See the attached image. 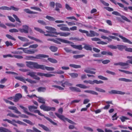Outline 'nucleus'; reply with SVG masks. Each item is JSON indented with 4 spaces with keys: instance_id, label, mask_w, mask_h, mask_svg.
I'll use <instances>...</instances> for the list:
<instances>
[{
    "instance_id": "nucleus-1",
    "label": "nucleus",
    "mask_w": 132,
    "mask_h": 132,
    "mask_svg": "<svg viewBox=\"0 0 132 132\" xmlns=\"http://www.w3.org/2000/svg\"><path fill=\"white\" fill-rule=\"evenodd\" d=\"M26 63L27 66L31 69H43V66L39 65L37 62L27 61Z\"/></svg>"
},
{
    "instance_id": "nucleus-2",
    "label": "nucleus",
    "mask_w": 132,
    "mask_h": 132,
    "mask_svg": "<svg viewBox=\"0 0 132 132\" xmlns=\"http://www.w3.org/2000/svg\"><path fill=\"white\" fill-rule=\"evenodd\" d=\"M55 114L61 120L63 121L64 122H65L66 121H67L69 123L74 125L76 124L75 123L72 121L71 120L65 117L63 115H62L59 114L57 113H55Z\"/></svg>"
},
{
    "instance_id": "nucleus-3",
    "label": "nucleus",
    "mask_w": 132,
    "mask_h": 132,
    "mask_svg": "<svg viewBox=\"0 0 132 132\" xmlns=\"http://www.w3.org/2000/svg\"><path fill=\"white\" fill-rule=\"evenodd\" d=\"M127 58L129 59H131V60L127 61L126 63L119 62L118 63H115L114 65H119L121 66H124L129 65V64L130 63L132 64V56H128Z\"/></svg>"
},
{
    "instance_id": "nucleus-4",
    "label": "nucleus",
    "mask_w": 132,
    "mask_h": 132,
    "mask_svg": "<svg viewBox=\"0 0 132 132\" xmlns=\"http://www.w3.org/2000/svg\"><path fill=\"white\" fill-rule=\"evenodd\" d=\"M34 112L35 113H38V114L41 116H44V117L47 120L49 121L50 122L52 123L53 125H57L56 123L53 121L51 119L49 118L44 116V115L41 113L40 111L38 110H36L34 111Z\"/></svg>"
},
{
    "instance_id": "nucleus-5",
    "label": "nucleus",
    "mask_w": 132,
    "mask_h": 132,
    "mask_svg": "<svg viewBox=\"0 0 132 132\" xmlns=\"http://www.w3.org/2000/svg\"><path fill=\"white\" fill-rule=\"evenodd\" d=\"M60 42L66 44L73 43L72 42L68 40L60 38H58L56 40L54 39V42L57 44H60L61 43Z\"/></svg>"
},
{
    "instance_id": "nucleus-6",
    "label": "nucleus",
    "mask_w": 132,
    "mask_h": 132,
    "mask_svg": "<svg viewBox=\"0 0 132 132\" xmlns=\"http://www.w3.org/2000/svg\"><path fill=\"white\" fill-rule=\"evenodd\" d=\"M57 83L58 84H61V86L63 87H65V86H71L72 85V84L69 83V81L67 80H63L61 81H59Z\"/></svg>"
},
{
    "instance_id": "nucleus-7",
    "label": "nucleus",
    "mask_w": 132,
    "mask_h": 132,
    "mask_svg": "<svg viewBox=\"0 0 132 132\" xmlns=\"http://www.w3.org/2000/svg\"><path fill=\"white\" fill-rule=\"evenodd\" d=\"M23 28H19V31L21 33L24 32L26 34L28 33L29 30L30 29L31 31V30L30 28L28 26L26 25H23L22 26Z\"/></svg>"
},
{
    "instance_id": "nucleus-8",
    "label": "nucleus",
    "mask_w": 132,
    "mask_h": 132,
    "mask_svg": "<svg viewBox=\"0 0 132 132\" xmlns=\"http://www.w3.org/2000/svg\"><path fill=\"white\" fill-rule=\"evenodd\" d=\"M40 108L41 109L43 110L44 111H48L50 110L54 111L55 110V108L54 107H50L46 106L43 104L40 106Z\"/></svg>"
},
{
    "instance_id": "nucleus-9",
    "label": "nucleus",
    "mask_w": 132,
    "mask_h": 132,
    "mask_svg": "<svg viewBox=\"0 0 132 132\" xmlns=\"http://www.w3.org/2000/svg\"><path fill=\"white\" fill-rule=\"evenodd\" d=\"M36 73L34 72H28L27 73V76H29L37 80H39L40 79V78L36 75Z\"/></svg>"
},
{
    "instance_id": "nucleus-10",
    "label": "nucleus",
    "mask_w": 132,
    "mask_h": 132,
    "mask_svg": "<svg viewBox=\"0 0 132 132\" xmlns=\"http://www.w3.org/2000/svg\"><path fill=\"white\" fill-rule=\"evenodd\" d=\"M49 56L48 55L43 54H39L36 55L35 57L31 56H26L27 58H32L36 59H40L42 58L48 57Z\"/></svg>"
},
{
    "instance_id": "nucleus-11",
    "label": "nucleus",
    "mask_w": 132,
    "mask_h": 132,
    "mask_svg": "<svg viewBox=\"0 0 132 132\" xmlns=\"http://www.w3.org/2000/svg\"><path fill=\"white\" fill-rule=\"evenodd\" d=\"M27 48H23L22 47H20L18 48V50H22L23 52L25 53L28 54H33L35 52H37L36 50H27Z\"/></svg>"
},
{
    "instance_id": "nucleus-12",
    "label": "nucleus",
    "mask_w": 132,
    "mask_h": 132,
    "mask_svg": "<svg viewBox=\"0 0 132 132\" xmlns=\"http://www.w3.org/2000/svg\"><path fill=\"white\" fill-rule=\"evenodd\" d=\"M91 40L92 41H100L97 42V43L98 44H101L103 45L107 44V43L103 41H101V39L97 38H91Z\"/></svg>"
},
{
    "instance_id": "nucleus-13",
    "label": "nucleus",
    "mask_w": 132,
    "mask_h": 132,
    "mask_svg": "<svg viewBox=\"0 0 132 132\" xmlns=\"http://www.w3.org/2000/svg\"><path fill=\"white\" fill-rule=\"evenodd\" d=\"M90 33H88L87 34V36L89 37H93L95 36H98L99 35L98 33L96 32L93 30H90L89 31Z\"/></svg>"
},
{
    "instance_id": "nucleus-14",
    "label": "nucleus",
    "mask_w": 132,
    "mask_h": 132,
    "mask_svg": "<svg viewBox=\"0 0 132 132\" xmlns=\"http://www.w3.org/2000/svg\"><path fill=\"white\" fill-rule=\"evenodd\" d=\"M45 28L48 30L49 31H47V32L48 33H52L53 34H55V31L56 30V29L54 28H52V27L45 26Z\"/></svg>"
},
{
    "instance_id": "nucleus-15",
    "label": "nucleus",
    "mask_w": 132,
    "mask_h": 132,
    "mask_svg": "<svg viewBox=\"0 0 132 132\" xmlns=\"http://www.w3.org/2000/svg\"><path fill=\"white\" fill-rule=\"evenodd\" d=\"M109 93L110 94H118L120 95H124L125 94V92L121 91L113 90L109 92Z\"/></svg>"
},
{
    "instance_id": "nucleus-16",
    "label": "nucleus",
    "mask_w": 132,
    "mask_h": 132,
    "mask_svg": "<svg viewBox=\"0 0 132 132\" xmlns=\"http://www.w3.org/2000/svg\"><path fill=\"white\" fill-rule=\"evenodd\" d=\"M22 97V95L20 93L16 94L15 96L14 97L13 101L15 102H17L19 99Z\"/></svg>"
},
{
    "instance_id": "nucleus-17",
    "label": "nucleus",
    "mask_w": 132,
    "mask_h": 132,
    "mask_svg": "<svg viewBox=\"0 0 132 132\" xmlns=\"http://www.w3.org/2000/svg\"><path fill=\"white\" fill-rule=\"evenodd\" d=\"M19 106L21 108L24 110V112L26 114L31 116H36L34 114H32L31 113L28 112L27 111V108L24 107L21 105H20Z\"/></svg>"
},
{
    "instance_id": "nucleus-18",
    "label": "nucleus",
    "mask_w": 132,
    "mask_h": 132,
    "mask_svg": "<svg viewBox=\"0 0 132 132\" xmlns=\"http://www.w3.org/2000/svg\"><path fill=\"white\" fill-rule=\"evenodd\" d=\"M55 34L56 35H59L60 36H61L67 37L70 35V33L68 32L66 33L65 32H61L58 33L55 32Z\"/></svg>"
},
{
    "instance_id": "nucleus-19",
    "label": "nucleus",
    "mask_w": 132,
    "mask_h": 132,
    "mask_svg": "<svg viewBox=\"0 0 132 132\" xmlns=\"http://www.w3.org/2000/svg\"><path fill=\"white\" fill-rule=\"evenodd\" d=\"M119 37L123 40V41L125 43H127L130 44H132V42L126 38L120 35H119Z\"/></svg>"
},
{
    "instance_id": "nucleus-20",
    "label": "nucleus",
    "mask_w": 132,
    "mask_h": 132,
    "mask_svg": "<svg viewBox=\"0 0 132 132\" xmlns=\"http://www.w3.org/2000/svg\"><path fill=\"white\" fill-rule=\"evenodd\" d=\"M8 108L9 109H10L14 110V112L16 113L19 114H21V113L18 110V109L15 106H9L8 107Z\"/></svg>"
},
{
    "instance_id": "nucleus-21",
    "label": "nucleus",
    "mask_w": 132,
    "mask_h": 132,
    "mask_svg": "<svg viewBox=\"0 0 132 132\" xmlns=\"http://www.w3.org/2000/svg\"><path fill=\"white\" fill-rule=\"evenodd\" d=\"M69 88L72 91L76 92H81L79 88L76 87H69Z\"/></svg>"
},
{
    "instance_id": "nucleus-22",
    "label": "nucleus",
    "mask_w": 132,
    "mask_h": 132,
    "mask_svg": "<svg viewBox=\"0 0 132 132\" xmlns=\"http://www.w3.org/2000/svg\"><path fill=\"white\" fill-rule=\"evenodd\" d=\"M38 125L39 126L42 127L44 130L46 131L50 132L51 131L48 127L43 124H38Z\"/></svg>"
},
{
    "instance_id": "nucleus-23",
    "label": "nucleus",
    "mask_w": 132,
    "mask_h": 132,
    "mask_svg": "<svg viewBox=\"0 0 132 132\" xmlns=\"http://www.w3.org/2000/svg\"><path fill=\"white\" fill-rule=\"evenodd\" d=\"M37 97L38 98L37 101L39 102V103H41L44 104H45V100L44 98L43 97Z\"/></svg>"
},
{
    "instance_id": "nucleus-24",
    "label": "nucleus",
    "mask_w": 132,
    "mask_h": 132,
    "mask_svg": "<svg viewBox=\"0 0 132 132\" xmlns=\"http://www.w3.org/2000/svg\"><path fill=\"white\" fill-rule=\"evenodd\" d=\"M71 46L74 48L78 49L80 50H82V45H71Z\"/></svg>"
},
{
    "instance_id": "nucleus-25",
    "label": "nucleus",
    "mask_w": 132,
    "mask_h": 132,
    "mask_svg": "<svg viewBox=\"0 0 132 132\" xmlns=\"http://www.w3.org/2000/svg\"><path fill=\"white\" fill-rule=\"evenodd\" d=\"M60 29L62 31H69L70 30L69 28L66 27V25L64 24H62Z\"/></svg>"
},
{
    "instance_id": "nucleus-26",
    "label": "nucleus",
    "mask_w": 132,
    "mask_h": 132,
    "mask_svg": "<svg viewBox=\"0 0 132 132\" xmlns=\"http://www.w3.org/2000/svg\"><path fill=\"white\" fill-rule=\"evenodd\" d=\"M23 10L27 13L30 14H36L37 13V12L31 11L29 9H24Z\"/></svg>"
},
{
    "instance_id": "nucleus-27",
    "label": "nucleus",
    "mask_w": 132,
    "mask_h": 132,
    "mask_svg": "<svg viewBox=\"0 0 132 132\" xmlns=\"http://www.w3.org/2000/svg\"><path fill=\"white\" fill-rule=\"evenodd\" d=\"M43 65V69H42L43 70H45L46 69L48 71H53L54 70V68L53 67H45L44 65Z\"/></svg>"
},
{
    "instance_id": "nucleus-28",
    "label": "nucleus",
    "mask_w": 132,
    "mask_h": 132,
    "mask_svg": "<svg viewBox=\"0 0 132 132\" xmlns=\"http://www.w3.org/2000/svg\"><path fill=\"white\" fill-rule=\"evenodd\" d=\"M117 48L118 50L121 51H122L123 49L125 50L126 46L123 45H117Z\"/></svg>"
},
{
    "instance_id": "nucleus-29",
    "label": "nucleus",
    "mask_w": 132,
    "mask_h": 132,
    "mask_svg": "<svg viewBox=\"0 0 132 132\" xmlns=\"http://www.w3.org/2000/svg\"><path fill=\"white\" fill-rule=\"evenodd\" d=\"M84 45V48L85 50L87 51H91L92 50V48L90 45L86 44H85Z\"/></svg>"
},
{
    "instance_id": "nucleus-30",
    "label": "nucleus",
    "mask_w": 132,
    "mask_h": 132,
    "mask_svg": "<svg viewBox=\"0 0 132 132\" xmlns=\"http://www.w3.org/2000/svg\"><path fill=\"white\" fill-rule=\"evenodd\" d=\"M84 92L85 93H89L93 95H98V93L97 92L93 90H85L84 91Z\"/></svg>"
},
{
    "instance_id": "nucleus-31",
    "label": "nucleus",
    "mask_w": 132,
    "mask_h": 132,
    "mask_svg": "<svg viewBox=\"0 0 132 132\" xmlns=\"http://www.w3.org/2000/svg\"><path fill=\"white\" fill-rule=\"evenodd\" d=\"M26 81L30 83L31 84H35L36 83V82L34 80H32L31 79H29L28 78L26 79L25 80L24 79V81H22V82H24L25 83H26V82L25 81Z\"/></svg>"
},
{
    "instance_id": "nucleus-32",
    "label": "nucleus",
    "mask_w": 132,
    "mask_h": 132,
    "mask_svg": "<svg viewBox=\"0 0 132 132\" xmlns=\"http://www.w3.org/2000/svg\"><path fill=\"white\" fill-rule=\"evenodd\" d=\"M0 132H12L9 129L3 127H0Z\"/></svg>"
},
{
    "instance_id": "nucleus-33",
    "label": "nucleus",
    "mask_w": 132,
    "mask_h": 132,
    "mask_svg": "<svg viewBox=\"0 0 132 132\" xmlns=\"http://www.w3.org/2000/svg\"><path fill=\"white\" fill-rule=\"evenodd\" d=\"M76 86L77 87H79L80 88L83 89L87 88L89 87H88L84 85L81 84H77L76 85Z\"/></svg>"
},
{
    "instance_id": "nucleus-34",
    "label": "nucleus",
    "mask_w": 132,
    "mask_h": 132,
    "mask_svg": "<svg viewBox=\"0 0 132 132\" xmlns=\"http://www.w3.org/2000/svg\"><path fill=\"white\" fill-rule=\"evenodd\" d=\"M50 49L52 52H55L57 50V48L54 46H51L50 47Z\"/></svg>"
},
{
    "instance_id": "nucleus-35",
    "label": "nucleus",
    "mask_w": 132,
    "mask_h": 132,
    "mask_svg": "<svg viewBox=\"0 0 132 132\" xmlns=\"http://www.w3.org/2000/svg\"><path fill=\"white\" fill-rule=\"evenodd\" d=\"M46 87H39L37 89V90L39 92H44L46 90Z\"/></svg>"
},
{
    "instance_id": "nucleus-36",
    "label": "nucleus",
    "mask_w": 132,
    "mask_h": 132,
    "mask_svg": "<svg viewBox=\"0 0 132 132\" xmlns=\"http://www.w3.org/2000/svg\"><path fill=\"white\" fill-rule=\"evenodd\" d=\"M37 107L33 105H30L28 106V109L29 110L32 112L34 109H37Z\"/></svg>"
},
{
    "instance_id": "nucleus-37",
    "label": "nucleus",
    "mask_w": 132,
    "mask_h": 132,
    "mask_svg": "<svg viewBox=\"0 0 132 132\" xmlns=\"http://www.w3.org/2000/svg\"><path fill=\"white\" fill-rule=\"evenodd\" d=\"M119 80L120 81H124L126 82H131L132 81L131 80L127 79L124 78H119Z\"/></svg>"
},
{
    "instance_id": "nucleus-38",
    "label": "nucleus",
    "mask_w": 132,
    "mask_h": 132,
    "mask_svg": "<svg viewBox=\"0 0 132 132\" xmlns=\"http://www.w3.org/2000/svg\"><path fill=\"white\" fill-rule=\"evenodd\" d=\"M69 66L71 67L75 68H78L81 67V66L79 65H77L75 64H71L69 65Z\"/></svg>"
},
{
    "instance_id": "nucleus-39",
    "label": "nucleus",
    "mask_w": 132,
    "mask_h": 132,
    "mask_svg": "<svg viewBox=\"0 0 132 132\" xmlns=\"http://www.w3.org/2000/svg\"><path fill=\"white\" fill-rule=\"evenodd\" d=\"M46 18L50 21H54L55 20V19L53 17L48 15L46 16Z\"/></svg>"
},
{
    "instance_id": "nucleus-40",
    "label": "nucleus",
    "mask_w": 132,
    "mask_h": 132,
    "mask_svg": "<svg viewBox=\"0 0 132 132\" xmlns=\"http://www.w3.org/2000/svg\"><path fill=\"white\" fill-rule=\"evenodd\" d=\"M48 60L50 62L52 63H56L57 62V61L55 59L51 58H48Z\"/></svg>"
},
{
    "instance_id": "nucleus-41",
    "label": "nucleus",
    "mask_w": 132,
    "mask_h": 132,
    "mask_svg": "<svg viewBox=\"0 0 132 132\" xmlns=\"http://www.w3.org/2000/svg\"><path fill=\"white\" fill-rule=\"evenodd\" d=\"M18 38L20 40L24 42H27L28 41V40L25 37L18 36Z\"/></svg>"
},
{
    "instance_id": "nucleus-42",
    "label": "nucleus",
    "mask_w": 132,
    "mask_h": 132,
    "mask_svg": "<svg viewBox=\"0 0 132 132\" xmlns=\"http://www.w3.org/2000/svg\"><path fill=\"white\" fill-rule=\"evenodd\" d=\"M28 37L32 39L35 40V41L39 42H41L42 41L39 39H37L36 38H35L34 37H31L29 36H28Z\"/></svg>"
},
{
    "instance_id": "nucleus-43",
    "label": "nucleus",
    "mask_w": 132,
    "mask_h": 132,
    "mask_svg": "<svg viewBox=\"0 0 132 132\" xmlns=\"http://www.w3.org/2000/svg\"><path fill=\"white\" fill-rule=\"evenodd\" d=\"M69 74L73 78H77L78 76V74L76 73H69Z\"/></svg>"
},
{
    "instance_id": "nucleus-44",
    "label": "nucleus",
    "mask_w": 132,
    "mask_h": 132,
    "mask_svg": "<svg viewBox=\"0 0 132 132\" xmlns=\"http://www.w3.org/2000/svg\"><path fill=\"white\" fill-rule=\"evenodd\" d=\"M120 119L122 122H125L126 120H128L129 119L127 117L124 116H122L120 118Z\"/></svg>"
},
{
    "instance_id": "nucleus-45",
    "label": "nucleus",
    "mask_w": 132,
    "mask_h": 132,
    "mask_svg": "<svg viewBox=\"0 0 132 132\" xmlns=\"http://www.w3.org/2000/svg\"><path fill=\"white\" fill-rule=\"evenodd\" d=\"M85 56L84 55H74L73 56V57L75 59H77L82 57Z\"/></svg>"
},
{
    "instance_id": "nucleus-46",
    "label": "nucleus",
    "mask_w": 132,
    "mask_h": 132,
    "mask_svg": "<svg viewBox=\"0 0 132 132\" xmlns=\"http://www.w3.org/2000/svg\"><path fill=\"white\" fill-rule=\"evenodd\" d=\"M0 10H10L11 9L10 7L6 6H3L0 7Z\"/></svg>"
},
{
    "instance_id": "nucleus-47",
    "label": "nucleus",
    "mask_w": 132,
    "mask_h": 132,
    "mask_svg": "<svg viewBox=\"0 0 132 132\" xmlns=\"http://www.w3.org/2000/svg\"><path fill=\"white\" fill-rule=\"evenodd\" d=\"M34 29L37 31L39 32L40 33L44 34L45 32L44 31H43L41 29H40L38 28L35 27Z\"/></svg>"
},
{
    "instance_id": "nucleus-48",
    "label": "nucleus",
    "mask_w": 132,
    "mask_h": 132,
    "mask_svg": "<svg viewBox=\"0 0 132 132\" xmlns=\"http://www.w3.org/2000/svg\"><path fill=\"white\" fill-rule=\"evenodd\" d=\"M6 37L8 39H11L14 41H15V39L11 35L9 34H6Z\"/></svg>"
},
{
    "instance_id": "nucleus-49",
    "label": "nucleus",
    "mask_w": 132,
    "mask_h": 132,
    "mask_svg": "<svg viewBox=\"0 0 132 132\" xmlns=\"http://www.w3.org/2000/svg\"><path fill=\"white\" fill-rule=\"evenodd\" d=\"M119 70L120 71L123 72L126 74H132V72H130L129 71L125 70H122L121 69H119Z\"/></svg>"
},
{
    "instance_id": "nucleus-50",
    "label": "nucleus",
    "mask_w": 132,
    "mask_h": 132,
    "mask_svg": "<svg viewBox=\"0 0 132 132\" xmlns=\"http://www.w3.org/2000/svg\"><path fill=\"white\" fill-rule=\"evenodd\" d=\"M23 121L24 122L29 124V125H33V123L30 120L24 119L23 120Z\"/></svg>"
},
{
    "instance_id": "nucleus-51",
    "label": "nucleus",
    "mask_w": 132,
    "mask_h": 132,
    "mask_svg": "<svg viewBox=\"0 0 132 132\" xmlns=\"http://www.w3.org/2000/svg\"><path fill=\"white\" fill-rule=\"evenodd\" d=\"M95 89L97 91H98L101 92L105 93V90H104L99 88L96 87Z\"/></svg>"
},
{
    "instance_id": "nucleus-52",
    "label": "nucleus",
    "mask_w": 132,
    "mask_h": 132,
    "mask_svg": "<svg viewBox=\"0 0 132 132\" xmlns=\"http://www.w3.org/2000/svg\"><path fill=\"white\" fill-rule=\"evenodd\" d=\"M98 77L99 79H101L102 80H108V79L107 78H106V77H105L102 76H101V75L98 76Z\"/></svg>"
},
{
    "instance_id": "nucleus-53",
    "label": "nucleus",
    "mask_w": 132,
    "mask_h": 132,
    "mask_svg": "<svg viewBox=\"0 0 132 132\" xmlns=\"http://www.w3.org/2000/svg\"><path fill=\"white\" fill-rule=\"evenodd\" d=\"M18 30L15 28L11 29L9 30V31L11 33L18 32Z\"/></svg>"
},
{
    "instance_id": "nucleus-54",
    "label": "nucleus",
    "mask_w": 132,
    "mask_h": 132,
    "mask_svg": "<svg viewBox=\"0 0 132 132\" xmlns=\"http://www.w3.org/2000/svg\"><path fill=\"white\" fill-rule=\"evenodd\" d=\"M108 47L112 49H116L117 48V45L116 46L113 45H110L108 46Z\"/></svg>"
},
{
    "instance_id": "nucleus-55",
    "label": "nucleus",
    "mask_w": 132,
    "mask_h": 132,
    "mask_svg": "<svg viewBox=\"0 0 132 132\" xmlns=\"http://www.w3.org/2000/svg\"><path fill=\"white\" fill-rule=\"evenodd\" d=\"M30 9H32L38 11L40 12H41L42 11L41 10L40 8L36 7H30Z\"/></svg>"
},
{
    "instance_id": "nucleus-56",
    "label": "nucleus",
    "mask_w": 132,
    "mask_h": 132,
    "mask_svg": "<svg viewBox=\"0 0 132 132\" xmlns=\"http://www.w3.org/2000/svg\"><path fill=\"white\" fill-rule=\"evenodd\" d=\"M13 16L15 18V19L19 23L21 22V21H20L19 18L15 14H13Z\"/></svg>"
},
{
    "instance_id": "nucleus-57",
    "label": "nucleus",
    "mask_w": 132,
    "mask_h": 132,
    "mask_svg": "<svg viewBox=\"0 0 132 132\" xmlns=\"http://www.w3.org/2000/svg\"><path fill=\"white\" fill-rule=\"evenodd\" d=\"M15 78L16 79H17L18 80H20L21 81H24V78L23 77H20L19 76H16L15 77Z\"/></svg>"
},
{
    "instance_id": "nucleus-58",
    "label": "nucleus",
    "mask_w": 132,
    "mask_h": 132,
    "mask_svg": "<svg viewBox=\"0 0 132 132\" xmlns=\"http://www.w3.org/2000/svg\"><path fill=\"white\" fill-rule=\"evenodd\" d=\"M100 1L102 4H103L105 6H109V4L108 3H106L103 0H100Z\"/></svg>"
},
{
    "instance_id": "nucleus-59",
    "label": "nucleus",
    "mask_w": 132,
    "mask_h": 132,
    "mask_svg": "<svg viewBox=\"0 0 132 132\" xmlns=\"http://www.w3.org/2000/svg\"><path fill=\"white\" fill-rule=\"evenodd\" d=\"M38 22L44 25H46V23L44 21L41 20H38Z\"/></svg>"
},
{
    "instance_id": "nucleus-60",
    "label": "nucleus",
    "mask_w": 132,
    "mask_h": 132,
    "mask_svg": "<svg viewBox=\"0 0 132 132\" xmlns=\"http://www.w3.org/2000/svg\"><path fill=\"white\" fill-rule=\"evenodd\" d=\"M65 7L68 10H71L72 9V8L67 4H65Z\"/></svg>"
},
{
    "instance_id": "nucleus-61",
    "label": "nucleus",
    "mask_w": 132,
    "mask_h": 132,
    "mask_svg": "<svg viewBox=\"0 0 132 132\" xmlns=\"http://www.w3.org/2000/svg\"><path fill=\"white\" fill-rule=\"evenodd\" d=\"M98 30L102 32L105 33H110V32L109 31L104 29H99Z\"/></svg>"
},
{
    "instance_id": "nucleus-62",
    "label": "nucleus",
    "mask_w": 132,
    "mask_h": 132,
    "mask_svg": "<svg viewBox=\"0 0 132 132\" xmlns=\"http://www.w3.org/2000/svg\"><path fill=\"white\" fill-rule=\"evenodd\" d=\"M10 8L11 9V10H12L15 11H17L19 10V8L15 7L13 6H11Z\"/></svg>"
},
{
    "instance_id": "nucleus-63",
    "label": "nucleus",
    "mask_w": 132,
    "mask_h": 132,
    "mask_svg": "<svg viewBox=\"0 0 132 132\" xmlns=\"http://www.w3.org/2000/svg\"><path fill=\"white\" fill-rule=\"evenodd\" d=\"M121 18L123 19V20L126 21L130 22V21L128 19L127 17H126L125 16L122 15L121 16Z\"/></svg>"
},
{
    "instance_id": "nucleus-64",
    "label": "nucleus",
    "mask_w": 132,
    "mask_h": 132,
    "mask_svg": "<svg viewBox=\"0 0 132 132\" xmlns=\"http://www.w3.org/2000/svg\"><path fill=\"white\" fill-rule=\"evenodd\" d=\"M104 8L106 10L110 12L113 11V10L112 8L109 7H104Z\"/></svg>"
}]
</instances>
